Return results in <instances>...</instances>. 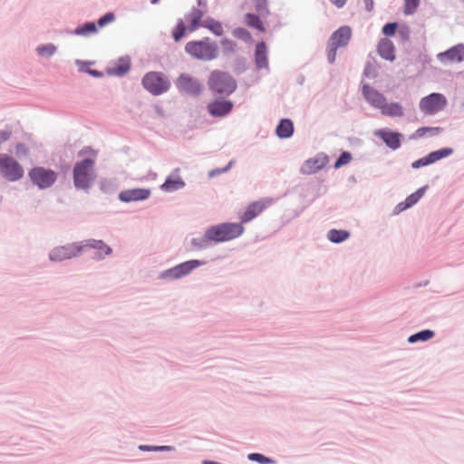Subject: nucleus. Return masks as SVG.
Segmentation results:
<instances>
[{"label": "nucleus", "instance_id": "obj_1", "mask_svg": "<svg viewBox=\"0 0 464 464\" xmlns=\"http://www.w3.org/2000/svg\"><path fill=\"white\" fill-rule=\"evenodd\" d=\"M245 228L239 223H222L209 227L205 233L208 241L224 242L240 237Z\"/></svg>", "mask_w": 464, "mask_h": 464}, {"label": "nucleus", "instance_id": "obj_2", "mask_svg": "<svg viewBox=\"0 0 464 464\" xmlns=\"http://www.w3.org/2000/svg\"><path fill=\"white\" fill-rule=\"evenodd\" d=\"M185 51L198 60L211 61L218 57V48L217 44L208 39L201 41H190L185 46Z\"/></svg>", "mask_w": 464, "mask_h": 464}, {"label": "nucleus", "instance_id": "obj_3", "mask_svg": "<svg viewBox=\"0 0 464 464\" xmlns=\"http://www.w3.org/2000/svg\"><path fill=\"white\" fill-rule=\"evenodd\" d=\"M351 37L352 29L348 25L341 26L331 34L326 46V56L330 63H334L337 49L348 45Z\"/></svg>", "mask_w": 464, "mask_h": 464}, {"label": "nucleus", "instance_id": "obj_4", "mask_svg": "<svg viewBox=\"0 0 464 464\" xmlns=\"http://www.w3.org/2000/svg\"><path fill=\"white\" fill-rule=\"evenodd\" d=\"M204 12L198 8H192L186 15L185 21L188 26L185 25L183 20H179L173 30L172 35L176 42H179L186 34V31L194 32L198 27L202 26Z\"/></svg>", "mask_w": 464, "mask_h": 464}, {"label": "nucleus", "instance_id": "obj_5", "mask_svg": "<svg viewBox=\"0 0 464 464\" xmlns=\"http://www.w3.org/2000/svg\"><path fill=\"white\" fill-rule=\"evenodd\" d=\"M94 159H84L73 168V182L77 188L86 189L94 179Z\"/></svg>", "mask_w": 464, "mask_h": 464}, {"label": "nucleus", "instance_id": "obj_6", "mask_svg": "<svg viewBox=\"0 0 464 464\" xmlns=\"http://www.w3.org/2000/svg\"><path fill=\"white\" fill-rule=\"evenodd\" d=\"M208 85L211 91L220 94H230L237 88L235 80L227 72L219 70L211 72Z\"/></svg>", "mask_w": 464, "mask_h": 464}, {"label": "nucleus", "instance_id": "obj_7", "mask_svg": "<svg viewBox=\"0 0 464 464\" xmlns=\"http://www.w3.org/2000/svg\"><path fill=\"white\" fill-rule=\"evenodd\" d=\"M143 87L153 95H160L169 89V82L158 72H150L142 79Z\"/></svg>", "mask_w": 464, "mask_h": 464}, {"label": "nucleus", "instance_id": "obj_8", "mask_svg": "<svg viewBox=\"0 0 464 464\" xmlns=\"http://www.w3.org/2000/svg\"><path fill=\"white\" fill-rule=\"evenodd\" d=\"M0 173L9 181H16L24 176V169L14 158L0 154Z\"/></svg>", "mask_w": 464, "mask_h": 464}, {"label": "nucleus", "instance_id": "obj_9", "mask_svg": "<svg viewBox=\"0 0 464 464\" xmlns=\"http://www.w3.org/2000/svg\"><path fill=\"white\" fill-rule=\"evenodd\" d=\"M28 175L32 182L40 188L52 187L57 179L55 171L44 167L33 168Z\"/></svg>", "mask_w": 464, "mask_h": 464}, {"label": "nucleus", "instance_id": "obj_10", "mask_svg": "<svg viewBox=\"0 0 464 464\" xmlns=\"http://www.w3.org/2000/svg\"><path fill=\"white\" fill-rule=\"evenodd\" d=\"M447 105V99L441 93L433 92L420 101V110L427 115H433L442 111Z\"/></svg>", "mask_w": 464, "mask_h": 464}, {"label": "nucleus", "instance_id": "obj_11", "mask_svg": "<svg viewBox=\"0 0 464 464\" xmlns=\"http://www.w3.org/2000/svg\"><path fill=\"white\" fill-rule=\"evenodd\" d=\"M82 251V243H73L67 246H57L50 253V259L60 262L76 256Z\"/></svg>", "mask_w": 464, "mask_h": 464}, {"label": "nucleus", "instance_id": "obj_12", "mask_svg": "<svg viewBox=\"0 0 464 464\" xmlns=\"http://www.w3.org/2000/svg\"><path fill=\"white\" fill-rule=\"evenodd\" d=\"M272 202L273 200L271 198H262L260 200L250 203L244 214L240 217L241 223H248L256 218L268 207H270Z\"/></svg>", "mask_w": 464, "mask_h": 464}, {"label": "nucleus", "instance_id": "obj_13", "mask_svg": "<svg viewBox=\"0 0 464 464\" xmlns=\"http://www.w3.org/2000/svg\"><path fill=\"white\" fill-rule=\"evenodd\" d=\"M202 263L198 260H189L169 269L163 274V276L170 278H179L189 274L193 269L199 266Z\"/></svg>", "mask_w": 464, "mask_h": 464}, {"label": "nucleus", "instance_id": "obj_14", "mask_svg": "<svg viewBox=\"0 0 464 464\" xmlns=\"http://www.w3.org/2000/svg\"><path fill=\"white\" fill-rule=\"evenodd\" d=\"M437 58L442 63L464 61V44H459L445 52L438 53Z\"/></svg>", "mask_w": 464, "mask_h": 464}, {"label": "nucleus", "instance_id": "obj_15", "mask_svg": "<svg viewBox=\"0 0 464 464\" xmlns=\"http://www.w3.org/2000/svg\"><path fill=\"white\" fill-rule=\"evenodd\" d=\"M177 86L179 89L192 95L199 94L202 90L201 83L197 79L188 74H181L178 78Z\"/></svg>", "mask_w": 464, "mask_h": 464}, {"label": "nucleus", "instance_id": "obj_16", "mask_svg": "<svg viewBox=\"0 0 464 464\" xmlns=\"http://www.w3.org/2000/svg\"><path fill=\"white\" fill-rule=\"evenodd\" d=\"M233 109V102L228 100L216 99L208 105V111L213 117H224Z\"/></svg>", "mask_w": 464, "mask_h": 464}, {"label": "nucleus", "instance_id": "obj_17", "mask_svg": "<svg viewBox=\"0 0 464 464\" xmlns=\"http://www.w3.org/2000/svg\"><path fill=\"white\" fill-rule=\"evenodd\" d=\"M150 196V190L147 188L126 189L120 193L119 198L123 202L147 199Z\"/></svg>", "mask_w": 464, "mask_h": 464}, {"label": "nucleus", "instance_id": "obj_18", "mask_svg": "<svg viewBox=\"0 0 464 464\" xmlns=\"http://www.w3.org/2000/svg\"><path fill=\"white\" fill-rule=\"evenodd\" d=\"M375 135L381 138L392 150H397L401 146V134L386 129L378 130Z\"/></svg>", "mask_w": 464, "mask_h": 464}, {"label": "nucleus", "instance_id": "obj_19", "mask_svg": "<svg viewBox=\"0 0 464 464\" xmlns=\"http://www.w3.org/2000/svg\"><path fill=\"white\" fill-rule=\"evenodd\" d=\"M362 93L367 102L373 107L380 109V107L386 101L385 97L375 89L364 85L362 87Z\"/></svg>", "mask_w": 464, "mask_h": 464}, {"label": "nucleus", "instance_id": "obj_20", "mask_svg": "<svg viewBox=\"0 0 464 464\" xmlns=\"http://www.w3.org/2000/svg\"><path fill=\"white\" fill-rule=\"evenodd\" d=\"M185 186L184 180L179 175V169H176L169 175L166 181L161 185V188L167 192H172L182 188Z\"/></svg>", "mask_w": 464, "mask_h": 464}, {"label": "nucleus", "instance_id": "obj_21", "mask_svg": "<svg viewBox=\"0 0 464 464\" xmlns=\"http://www.w3.org/2000/svg\"><path fill=\"white\" fill-rule=\"evenodd\" d=\"M82 250L85 248H94L97 250V254L99 257H103L104 256H108L111 253V248L107 246L103 241L102 240H96V239H88L85 242H82Z\"/></svg>", "mask_w": 464, "mask_h": 464}, {"label": "nucleus", "instance_id": "obj_22", "mask_svg": "<svg viewBox=\"0 0 464 464\" xmlns=\"http://www.w3.org/2000/svg\"><path fill=\"white\" fill-rule=\"evenodd\" d=\"M378 53L385 60L393 61L395 59V47L391 40L381 39L378 44Z\"/></svg>", "mask_w": 464, "mask_h": 464}, {"label": "nucleus", "instance_id": "obj_23", "mask_svg": "<svg viewBox=\"0 0 464 464\" xmlns=\"http://www.w3.org/2000/svg\"><path fill=\"white\" fill-rule=\"evenodd\" d=\"M382 114L389 117H401L403 116V108L398 102L386 103V101L380 107Z\"/></svg>", "mask_w": 464, "mask_h": 464}, {"label": "nucleus", "instance_id": "obj_24", "mask_svg": "<svg viewBox=\"0 0 464 464\" xmlns=\"http://www.w3.org/2000/svg\"><path fill=\"white\" fill-rule=\"evenodd\" d=\"M255 60L258 68H266L267 66V50L264 42L256 44Z\"/></svg>", "mask_w": 464, "mask_h": 464}, {"label": "nucleus", "instance_id": "obj_25", "mask_svg": "<svg viewBox=\"0 0 464 464\" xmlns=\"http://www.w3.org/2000/svg\"><path fill=\"white\" fill-rule=\"evenodd\" d=\"M276 134L279 138L286 139L289 138L294 132V125L292 121L288 119H283L280 121L276 127Z\"/></svg>", "mask_w": 464, "mask_h": 464}, {"label": "nucleus", "instance_id": "obj_26", "mask_svg": "<svg viewBox=\"0 0 464 464\" xmlns=\"http://www.w3.org/2000/svg\"><path fill=\"white\" fill-rule=\"evenodd\" d=\"M324 167V163L319 159L307 160L301 168L303 174H313L320 170Z\"/></svg>", "mask_w": 464, "mask_h": 464}, {"label": "nucleus", "instance_id": "obj_27", "mask_svg": "<svg viewBox=\"0 0 464 464\" xmlns=\"http://www.w3.org/2000/svg\"><path fill=\"white\" fill-rule=\"evenodd\" d=\"M202 26L205 28H208L209 31H211L216 35H221L223 34V27L220 22L212 19V18H207L202 22Z\"/></svg>", "mask_w": 464, "mask_h": 464}, {"label": "nucleus", "instance_id": "obj_28", "mask_svg": "<svg viewBox=\"0 0 464 464\" xmlns=\"http://www.w3.org/2000/svg\"><path fill=\"white\" fill-rule=\"evenodd\" d=\"M130 60L128 58H121L118 61L116 66L111 69V72L112 74L121 76V75L125 74L126 72H128L130 71Z\"/></svg>", "mask_w": 464, "mask_h": 464}, {"label": "nucleus", "instance_id": "obj_29", "mask_svg": "<svg viewBox=\"0 0 464 464\" xmlns=\"http://www.w3.org/2000/svg\"><path fill=\"white\" fill-rule=\"evenodd\" d=\"M349 237V232L345 230H337V229H331L328 232L327 237L330 241L334 243H341L347 239Z\"/></svg>", "mask_w": 464, "mask_h": 464}, {"label": "nucleus", "instance_id": "obj_30", "mask_svg": "<svg viewBox=\"0 0 464 464\" xmlns=\"http://www.w3.org/2000/svg\"><path fill=\"white\" fill-rule=\"evenodd\" d=\"M246 24L249 27H253V28L257 29L261 33L265 32V27H264V24H263L262 21L256 14H246Z\"/></svg>", "mask_w": 464, "mask_h": 464}, {"label": "nucleus", "instance_id": "obj_31", "mask_svg": "<svg viewBox=\"0 0 464 464\" xmlns=\"http://www.w3.org/2000/svg\"><path fill=\"white\" fill-rule=\"evenodd\" d=\"M422 193L420 190L417 191L414 194L410 195L403 203H400L397 206L399 211H402L411 206H413L417 201L421 198Z\"/></svg>", "mask_w": 464, "mask_h": 464}, {"label": "nucleus", "instance_id": "obj_32", "mask_svg": "<svg viewBox=\"0 0 464 464\" xmlns=\"http://www.w3.org/2000/svg\"><path fill=\"white\" fill-rule=\"evenodd\" d=\"M434 336V332L431 330H423L409 337L410 343H416L419 341H428Z\"/></svg>", "mask_w": 464, "mask_h": 464}, {"label": "nucleus", "instance_id": "obj_33", "mask_svg": "<svg viewBox=\"0 0 464 464\" xmlns=\"http://www.w3.org/2000/svg\"><path fill=\"white\" fill-rule=\"evenodd\" d=\"M453 152V150L450 148H444L436 151H432L428 155L430 164L442 159L450 156Z\"/></svg>", "mask_w": 464, "mask_h": 464}, {"label": "nucleus", "instance_id": "obj_34", "mask_svg": "<svg viewBox=\"0 0 464 464\" xmlns=\"http://www.w3.org/2000/svg\"><path fill=\"white\" fill-rule=\"evenodd\" d=\"M441 128L440 127H422L419 128L415 132L416 138H422L425 135L429 134L430 136L438 135L441 131Z\"/></svg>", "mask_w": 464, "mask_h": 464}, {"label": "nucleus", "instance_id": "obj_35", "mask_svg": "<svg viewBox=\"0 0 464 464\" xmlns=\"http://www.w3.org/2000/svg\"><path fill=\"white\" fill-rule=\"evenodd\" d=\"M96 31H97V29H96L95 24L92 22H90V23L84 24L82 26L77 27L75 29V34H81V35H86L88 34L95 33Z\"/></svg>", "mask_w": 464, "mask_h": 464}, {"label": "nucleus", "instance_id": "obj_36", "mask_svg": "<svg viewBox=\"0 0 464 464\" xmlns=\"http://www.w3.org/2000/svg\"><path fill=\"white\" fill-rule=\"evenodd\" d=\"M420 0H404V14H412L419 7Z\"/></svg>", "mask_w": 464, "mask_h": 464}, {"label": "nucleus", "instance_id": "obj_37", "mask_svg": "<svg viewBox=\"0 0 464 464\" xmlns=\"http://www.w3.org/2000/svg\"><path fill=\"white\" fill-rule=\"evenodd\" d=\"M352 160V155L350 152L343 151L334 163L335 169L347 165Z\"/></svg>", "mask_w": 464, "mask_h": 464}, {"label": "nucleus", "instance_id": "obj_38", "mask_svg": "<svg viewBox=\"0 0 464 464\" xmlns=\"http://www.w3.org/2000/svg\"><path fill=\"white\" fill-rule=\"evenodd\" d=\"M255 7L260 15H263V16L268 15L269 10H268V3L266 0H256Z\"/></svg>", "mask_w": 464, "mask_h": 464}, {"label": "nucleus", "instance_id": "obj_39", "mask_svg": "<svg viewBox=\"0 0 464 464\" xmlns=\"http://www.w3.org/2000/svg\"><path fill=\"white\" fill-rule=\"evenodd\" d=\"M55 50V46L51 44L37 47V53L42 56H51L54 53Z\"/></svg>", "mask_w": 464, "mask_h": 464}, {"label": "nucleus", "instance_id": "obj_40", "mask_svg": "<svg viewBox=\"0 0 464 464\" xmlns=\"http://www.w3.org/2000/svg\"><path fill=\"white\" fill-rule=\"evenodd\" d=\"M234 34L237 38H240V39H242V40H244L246 42H251L252 41V37H251L250 33L247 30L244 29V28H238V29L235 30Z\"/></svg>", "mask_w": 464, "mask_h": 464}, {"label": "nucleus", "instance_id": "obj_41", "mask_svg": "<svg viewBox=\"0 0 464 464\" xmlns=\"http://www.w3.org/2000/svg\"><path fill=\"white\" fill-rule=\"evenodd\" d=\"M250 460L257 461L261 464H267L271 462V459L259 453H251L248 455Z\"/></svg>", "mask_w": 464, "mask_h": 464}, {"label": "nucleus", "instance_id": "obj_42", "mask_svg": "<svg viewBox=\"0 0 464 464\" xmlns=\"http://www.w3.org/2000/svg\"><path fill=\"white\" fill-rule=\"evenodd\" d=\"M397 24L396 23H389V24H386L383 27H382V33L387 35V36H392L395 34L396 30H397Z\"/></svg>", "mask_w": 464, "mask_h": 464}, {"label": "nucleus", "instance_id": "obj_43", "mask_svg": "<svg viewBox=\"0 0 464 464\" xmlns=\"http://www.w3.org/2000/svg\"><path fill=\"white\" fill-rule=\"evenodd\" d=\"M114 18H115V16L112 13H107L106 14H104L98 20V25L100 27H103L107 24L112 22L114 20Z\"/></svg>", "mask_w": 464, "mask_h": 464}, {"label": "nucleus", "instance_id": "obj_44", "mask_svg": "<svg viewBox=\"0 0 464 464\" xmlns=\"http://www.w3.org/2000/svg\"><path fill=\"white\" fill-rule=\"evenodd\" d=\"M429 164H430V160H429L428 155H427L426 157L421 158V159L414 161L412 163V167L413 168H420V167L427 166Z\"/></svg>", "mask_w": 464, "mask_h": 464}, {"label": "nucleus", "instance_id": "obj_45", "mask_svg": "<svg viewBox=\"0 0 464 464\" xmlns=\"http://www.w3.org/2000/svg\"><path fill=\"white\" fill-rule=\"evenodd\" d=\"M11 132L8 130H0V145L9 140Z\"/></svg>", "mask_w": 464, "mask_h": 464}, {"label": "nucleus", "instance_id": "obj_46", "mask_svg": "<svg viewBox=\"0 0 464 464\" xmlns=\"http://www.w3.org/2000/svg\"><path fill=\"white\" fill-rule=\"evenodd\" d=\"M337 8H342L345 5L347 0H329Z\"/></svg>", "mask_w": 464, "mask_h": 464}, {"label": "nucleus", "instance_id": "obj_47", "mask_svg": "<svg viewBox=\"0 0 464 464\" xmlns=\"http://www.w3.org/2000/svg\"><path fill=\"white\" fill-rule=\"evenodd\" d=\"M230 165H231V162L228 164V166H227V167H226V168H224V169H214V170H211V171L209 172V176H210V177H213V176H215V175H217V174L226 172V171L229 169Z\"/></svg>", "mask_w": 464, "mask_h": 464}, {"label": "nucleus", "instance_id": "obj_48", "mask_svg": "<svg viewBox=\"0 0 464 464\" xmlns=\"http://www.w3.org/2000/svg\"><path fill=\"white\" fill-rule=\"evenodd\" d=\"M363 2H364L366 10L368 12H371L373 9V5H374L373 0H363Z\"/></svg>", "mask_w": 464, "mask_h": 464}, {"label": "nucleus", "instance_id": "obj_49", "mask_svg": "<svg viewBox=\"0 0 464 464\" xmlns=\"http://www.w3.org/2000/svg\"><path fill=\"white\" fill-rule=\"evenodd\" d=\"M170 449L169 446L153 447V450H169Z\"/></svg>", "mask_w": 464, "mask_h": 464}, {"label": "nucleus", "instance_id": "obj_50", "mask_svg": "<svg viewBox=\"0 0 464 464\" xmlns=\"http://www.w3.org/2000/svg\"><path fill=\"white\" fill-rule=\"evenodd\" d=\"M140 450H153V448H152V447H149V446H140Z\"/></svg>", "mask_w": 464, "mask_h": 464}, {"label": "nucleus", "instance_id": "obj_51", "mask_svg": "<svg viewBox=\"0 0 464 464\" xmlns=\"http://www.w3.org/2000/svg\"><path fill=\"white\" fill-rule=\"evenodd\" d=\"M203 464H219V463L216 462V461L205 460V461H203Z\"/></svg>", "mask_w": 464, "mask_h": 464}, {"label": "nucleus", "instance_id": "obj_52", "mask_svg": "<svg viewBox=\"0 0 464 464\" xmlns=\"http://www.w3.org/2000/svg\"><path fill=\"white\" fill-rule=\"evenodd\" d=\"M157 2H158V0H151L152 4H156Z\"/></svg>", "mask_w": 464, "mask_h": 464}]
</instances>
